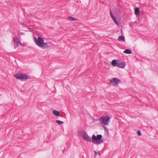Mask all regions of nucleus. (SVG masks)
Masks as SVG:
<instances>
[{"mask_svg": "<svg viewBox=\"0 0 158 158\" xmlns=\"http://www.w3.org/2000/svg\"><path fill=\"white\" fill-rule=\"evenodd\" d=\"M34 41L35 44L39 47L43 49H45L49 48L48 43L44 42V40L40 37L37 39L36 37L34 38Z\"/></svg>", "mask_w": 158, "mask_h": 158, "instance_id": "nucleus-1", "label": "nucleus"}, {"mask_svg": "<svg viewBox=\"0 0 158 158\" xmlns=\"http://www.w3.org/2000/svg\"><path fill=\"white\" fill-rule=\"evenodd\" d=\"M102 138V135H97V136L93 135L92 137L93 143L97 144H99L103 142V141L101 140Z\"/></svg>", "mask_w": 158, "mask_h": 158, "instance_id": "nucleus-2", "label": "nucleus"}, {"mask_svg": "<svg viewBox=\"0 0 158 158\" xmlns=\"http://www.w3.org/2000/svg\"><path fill=\"white\" fill-rule=\"evenodd\" d=\"M14 76L17 79L25 81L29 78V77L27 75L21 73H18L15 74Z\"/></svg>", "mask_w": 158, "mask_h": 158, "instance_id": "nucleus-3", "label": "nucleus"}, {"mask_svg": "<svg viewBox=\"0 0 158 158\" xmlns=\"http://www.w3.org/2000/svg\"><path fill=\"white\" fill-rule=\"evenodd\" d=\"M99 121L101 123L108 125L110 121V118L108 116H103L100 118Z\"/></svg>", "mask_w": 158, "mask_h": 158, "instance_id": "nucleus-4", "label": "nucleus"}, {"mask_svg": "<svg viewBox=\"0 0 158 158\" xmlns=\"http://www.w3.org/2000/svg\"><path fill=\"white\" fill-rule=\"evenodd\" d=\"M120 82V80L117 78H113L112 79L110 80V84L114 86H117Z\"/></svg>", "mask_w": 158, "mask_h": 158, "instance_id": "nucleus-5", "label": "nucleus"}, {"mask_svg": "<svg viewBox=\"0 0 158 158\" xmlns=\"http://www.w3.org/2000/svg\"><path fill=\"white\" fill-rule=\"evenodd\" d=\"M81 135L83 139L86 141L90 142L92 140L91 137L87 134L84 131L82 132Z\"/></svg>", "mask_w": 158, "mask_h": 158, "instance_id": "nucleus-6", "label": "nucleus"}, {"mask_svg": "<svg viewBox=\"0 0 158 158\" xmlns=\"http://www.w3.org/2000/svg\"><path fill=\"white\" fill-rule=\"evenodd\" d=\"M14 44L15 48H18L20 45L21 43L19 39L17 38H14Z\"/></svg>", "mask_w": 158, "mask_h": 158, "instance_id": "nucleus-7", "label": "nucleus"}, {"mask_svg": "<svg viewBox=\"0 0 158 158\" xmlns=\"http://www.w3.org/2000/svg\"><path fill=\"white\" fill-rule=\"evenodd\" d=\"M125 65L126 64L125 62L118 61L117 64L116 66L119 68L123 69L125 67Z\"/></svg>", "mask_w": 158, "mask_h": 158, "instance_id": "nucleus-8", "label": "nucleus"}, {"mask_svg": "<svg viewBox=\"0 0 158 158\" xmlns=\"http://www.w3.org/2000/svg\"><path fill=\"white\" fill-rule=\"evenodd\" d=\"M110 15L111 16V17L112 18L113 20H114V22L115 23L118 25H119V24L118 23L117 21L115 19L114 17V16L112 14V12H111V10H110Z\"/></svg>", "mask_w": 158, "mask_h": 158, "instance_id": "nucleus-9", "label": "nucleus"}, {"mask_svg": "<svg viewBox=\"0 0 158 158\" xmlns=\"http://www.w3.org/2000/svg\"><path fill=\"white\" fill-rule=\"evenodd\" d=\"M52 113L54 115L57 116H59L60 114V112L56 110H53Z\"/></svg>", "mask_w": 158, "mask_h": 158, "instance_id": "nucleus-10", "label": "nucleus"}, {"mask_svg": "<svg viewBox=\"0 0 158 158\" xmlns=\"http://www.w3.org/2000/svg\"><path fill=\"white\" fill-rule=\"evenodd\" d=\"M118 40L119 41H122L123 42L125 41V37L123 35L119 36L118 37Z\"/></svg>", "mask_w": 158, "mask_h": 158, "instance_id": "nucleus-11", "label": "nucleus"}, {"mask_svg": "<svg viewBox=\"0 0 158 158\" xmlns=\"http://www.w3.org/2000/svg\"><path fill=\"white\" fill-rule=\"evenodd\" d=\"M117 63L118 61H117L115 60H114L112 61L111 64L114 66H116Z\"/></svg>", "mask_w": 158, "mask_h": 158, "instance_id": "nucleus-12", "label": "nucleus"}, {"mask_svg": "<svg viewBox=\"0 0 158 158\" xmlns=\"http://www.w3.org/2000/svg\"><path fill=\"white\" fill-rule=\"evenodd\" d=\"M131 51L129 49H127L124 51L123 52L126 54H131Z\"/></svg>", "mask_w": 158, "mask_h": 158, "instance_id": "nucleus-13", "label": "nucleus"}, {"mask_svg": "<svg viewBox=\"0 0 158 158\" xmlns=\"http://www.w3.org/2000/svg\"><path fill=\"white\" fill-rule=\"evenodd\" d=\"M139 12V9L138 7H136L135 10V13L136 15H138Z\"/></svg>", "mask_w": 158, "mask_h": 158, "instance_id": "nucleus-14", "label": "nucleus"}, {"mask_svg": "<svg viewBox=\"0 0 158 158\" xmlns=\"http://www.w3.org/2000/svg\"><path fill=\"white\" fill-rule=\"evenodd\" d=\"M68 19L70 21H74V20H76L77 21V19L75 18H73L72 17L69 16L68 17Z\"/></svg>", "mask_w": 158, "mask_h": 158, "instance_id": "nucleus-15", "label": "nucleus"}, {"mask_svg": "<svg viewBox=\"0 0 158 158\" xmlns=\"http://www.w3.org/2000/svg\"><path fill=\"white\" fill-rule=\"evenodd\" d=\"M56 122L58 123V124L60 125L64 123V122L62 121L56 120Z\"/></svg>", "mask_w": 158, "mask_h": 158, "instance_id": "nucleus-16", "label": "nucleus"}, {"mask_svg": "<svg viewBox=\"0 0 158 158\" xmlns=\"http://www.w3.org/2000/svg\"><path fill=\"white\" fill-rule=\"evenodd\" d=\"M137 134L139 135L140 136L141 135V133L139 130L137 132Z\"/></svg>", "mask_w": 158, "mask_h": 158, "instance_id": "nucleus-17", "label": "nucleus"}, {"mask_svg": "<svg viewBox=\"0 0 158 158\" xmlns=\"http://www.w3.org/2000/svg\"><path fill=\"white\" fill-rule=\"evenodd\" d=\"M94 152V154L95 155V156H96L97 154V153L96 151H95Z\"/></svg>", "mask_w": 158, "mask_h": 158, "instance_id": "nucleus-18", "label": "nucleus"}, {"mask_svg": "<svg viewBox=\"0 0 158 158\" xmlns=\"http://www.w3.org/2000/svg\"><path fill=\"white\" fill-rule=\"evenodd\" d=\"M21 35H23V34H24V33H21Z\"/></svg>", "mask_w": 158, "mask_h": 158, "instance_id": "nucleus-19", "label": "nucleus"}, {"mask_svg": "<svg viewBox=\"0 0 158 158\" xmlns=\"http://www.w3.org/2000/svg\"><path fill=\"white\" fill-rule=\"evenodd\" d=\"M98 153L99 155H100V152H99Z\"/></svg>", "mask_w": 158, "mask_h": 158, "instance_id": "nucleus-20", "label": "nucleus"}]
</instances>
